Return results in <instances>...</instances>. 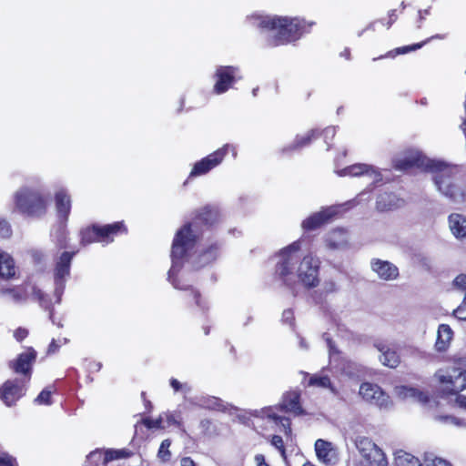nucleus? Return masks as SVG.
Here are the masks:
<instances>
[{
	"mask_svg": "<svg viewBox=\"0 0 466 466\" xmlns=\"http://www.w3.org/2000/svg\"><path fill=\"white\" fill-rule=\"evenodd\" d=\"M308 385L324 389H329L332 387L330 379L328 375L318 374H314L309 378Z\"/></svg>",
	"mask_w": 466,
	"mask_h": 466,
	"instance_id": "obj_33",
	"label": "nucleus"
},
{
	"mask_svg": "<svg viewBox=\"0 0 466 466\" xmlns=\"http://www.w3.org/2000/svg\"><path fill=\"white\" fill-rule=\"evenodd\" d=\"M33 296L38 301L40 306L42 308H44L46 310H49V311L53 310V303H52L50 298L48 297L47 294H46L40 289H34Z\"/></svg>",
	"mask_w": 466,
	"mask_h": 466,
	"instance_id": "obj_34",
	"label": "nucleus"
},
{
	"mask_svg": "<svg viewBox=\"0 0 466 466\" xmlns=\"http://www.w3.org/2000/svg\"><path fill=\"white\" fill-rule=\"evenodd\" d=\"M319 260L311 255H306L298 268V277L307 289L316 288L319 284Z\"/></svg>",
	"mask_w": 466,
	"mask_h": 466,
	"instance_id": "obj_12",
	"label": "nucleus"
},
{
	"mask_svg": "<svg viewBox=\"0 0 466 466\" xmlns=\"http://www.w3.org/2000/svg\"><path fill=\"white\" fill-rule=\"evenodd\" d=\"M455 396H456L455 403L457 404V406L460 407L461 409H463L464 410H466V395H461V394L458 393Z\"/></svg>",
	"mask_w": 466,
	"mask_h": 466,
	"instance_id": "obj_46",
	"label": "nucleus"
},
{
	"mask_svg": "<svg viewBox=\"0 0 466 466\" xmlns=\"http://www.w3.org/2000/svg\"><path fill=\"white\" fill-rule=\"evenodd\" d=\"M16 461L7 453L0 454V466H16Z\"/></svg>",
	"mask_w": 466,
	"mask_h": 466,
	"instance_id": "obj_41",
	"label": "nucleus"
},
{
	"mask_svg": "<svg viewBox=\"0 0 466 466\" xmlns=\"http://www.w3.org/2000/svg\"><path fill=\"white\" fill-rule=\"evenodd\" d=\"M15 275V265L14 258L6 252L0 249V277L10 279Z\"/></svg>",
	"mask_w": 466,
	"mask_h": 466,
	"instance_id": "obj_29",
	"label": "nucleus"
},
{
	"mask_svg": "<svg viewBox=\"0 0 466 466\" xmlns=\"http://www.w3.org/2000/svg\"><path fill=\"white\" fill-rule=\"evenodd\" d=\"M239 69L233 66H219L217 67L214 79L213 93L221 95L228 91L237 82Z\"/></svg>",
	"mask_w": 466,
	"mask_h": 466,
	"instance_id": "obj_13",
	"label": "nucleus"
},
{
	"mask_svg": "<svg viewBox=\"0 0 466 466\" xmlns=\"http://www.w3.org/2000/svg\"><path fill=\"white\" fill-rule=\"evenodd\" d=\"M449 227L453 236L458 239H466V217L452 213L448 217Z\"/></svg>",
	"mask_w": 466,
	"mask_h": 466,
	"instance_id": "obj_27",
	"label": "nucleus"
},
{
	"mask_svg": "<svg viewBox=\"0 0 466 466\" xmlns=\"http://www.w3.org/2000/svg\"><path fill=\"white\" fill-rule=\"evenodd\" d=\"M270 444L279 451L283 459H287L286 447L281 436L276 434L272 435L270 437Z\"/></svg>",
	"mask_w": 466,
	"mask_h": 466,
	"instance_id": "obj_36",
	"label": "nucleus"
},
{
	"mask_svg": "<svg viewBox=\"0 0 466 466\" xmlns=\"http://www.w3.org/2000/svg\"><path fill=\"white\" fill-rule=\"evenodd\" d=\"M344 171H345V173H347L350 176H354V177L363 176V175L371 176L373 173H376V176L380 177L379 179L380 180L381 179L380 174L379 172H376L372 168V167L366 165V164H355V165L348 167L347 168H345Z\"/></svg>",
	"mask_w": 466,
	"mask_h": 466,
	"instance_id": "obj_31",
	"label": "nucleus"
},
{
	"mask_svg": "<svg viewBox=\"0 0 466 466\" xmlns=\"http://www.w3.org/2000/svg\"><path fill=\"white\" fill-rule=\"evenodd\" d=\"M203 330H204L205 335H208L210 332V328L208 326H204Z\"/></svg>",
	"mask_w": 466,
	"mask_h": 466,
	"instance_id": "obj_57",
	"label": "nucleus"
},
{
	"mask_svg": "<svg viewBox=\"0 0 466 466\" xmlns=\"http://www.w3.org/2000/svg\"><path fill=\"white\" fill-rule=\"evenodd\" d=\"M167 421L168 422V424L175 425L177 428L181 429L183 431H185V430L183 429V423H182L181 418L177 419L176 417V415L169 414L167 416Z\"/></svg>",
	"mask_w": 466,
	"mask_h": 466,
	"instance_id": "obj_43",
	"label": "nucleus"
},
{
	"mask_svg": "<svg viewBox=\"0 0 466 466\" xmlns=\"http://www.w3.org/2000/svg\"><path fill=\"white\" fill-rule=\"evenodd\" d=\"M171 445V441L169 439H166L162 441L158 451L157 457L162 462L169 461L171 459V452L169 451V447Z\"/></svg>",
	"mask_w": 466,
	"mask_h": 466,
	"instance_id": "obj_35",
	"label": "nucleus"
},
{
	"mask_svg": "<svg viewBox=\"0 0 466 466\" xmlns=\"http://www.w3.org/2000/svg\"><path fill=\"white\" fill-rule=\"evenodd\" d=\"M374 346L380 352V361L383 366L395 369L400 365V356L396 349L383 342L375 343Z\"/></svg>",
	"mask_w": 466,
	"mask_h": 466,
	"instance_id": "obj_23",
	"label": "nucleus"
},
{
	"mask_svg": "<svg viewBox=\"0 0 466 466\" xmlns=\"http://www.w3.org/2000/svg\"><path fill=\"white\" fill-rule=\"evenodd\" d=\"M395 170L407 172L420 168L434 174L433 180L440 192L454 203L466 199V183L463 173L458 166L428 158L422 152L414 149L404 151L403 156L392 160Z\"/></svg>",
	"mask_w": 466,
	"mask_h": 466,
	"instance_id": "obj_1",
	"label": "nucleus"
},
{
	"mask_svg": "<svg viewBox=\"0 0 466 466\" xmlns=\"http://www.w3.org/2000/svg\"><path fill=\"white\" fill-rule=\"evenodd\" d=\"M436 37H439V36L436 35ZM432 38H435V36H431L430 38H427L426 40H424V41H422L420 43H417V44H413V45H409V46H404L397 47V48H395L393 50L389 51L385 56H380V58H381V57H392V58H394L395 56H397L399 55H404V54H407V53H409L410 51L418 50V49L421 48L425 44H427Z\"/></svg>",
	"mask_w": 466,
	"mask_h": 466,
	"instance_id": "obj_30",
	"label": "nucleus"
},
{
	"mask_svg": "<svg viewBox=\"0 0 466 466\" xmlns=\"http://www.w3.org/2000/svg\"><path fill=\"white\" fill-rule=\"evenodd\" d=\"M322 135V131L319 129H310L304 135H297L293 142L281 149L283 154H290L294 151L301 150L302 148L309 147L311 143L317 140Z\"/></svg>",
	"mask_w": 466,
	"mask_h": 466,
	"instance_id": "obj_20",
	"label": "nucleus"
},
{
	"mask_svg": "<svg viewBox=\"0 0 466 466\" xmlns=\"http://www.w3.org/2000/svg\"><path fill=\"white\" fill-rule=\"evenodd\" d=\"M389 20L387 22V27L390 28L398 18L396 9H391L388 13Z\"/></svg>",
	"mask_w": 466,
	"mask_h": 466,
	"instance_id": "obj_48",
	"label": "nucleus"
},
{
	"mask_svg": "<svg viewBox=\"0 0 466 466\" xmlns=\"http://www.w3.org/2000/svg\"><path fill=\"white\" fill-rule=\"evenodd\" d=\"M170 386L174 389L175 391H178L181 390V383L175 378H171L169 380Z\"/></svg>",
	"mask_w": 466,
	"mask_h": 466,
	"instance_id": "obj_52",
	"label": "nucleus"
},
{
	"mask_svg": "<svg viewBox=\"0 0 466 466\" xmlns=\"http://www.w3.org/2000/svg\"><path fill=\"white\" fill-rule=\"evenodd\" d=\"M282 318L291 323L293 320H294V312L292 309H285L282 313Z\"/></svg>",
	"mask_w": 466,
	"mask_h": 466,
	"instance_id": "obj_51",
	"label": "nucleus"
},
{
	"mask_svg": "<svg viewBox=\"0 0 466 466\" xmlns=\"http://www.w3.org/2000/svg\"><path fill=\"white\" fill-rule=\"evenodd\" d=\"M132 454L127 449L122 450H107L104 453L101 451H94L89 453L87 458L89 460L96 458L97 460H102V463L106 465L108 462L118 460V459H126L130 457Z\"/></svg>",
	"mask_w": 466,
	"mask_h": 466,
	"instance_id": "obj_25",
	"label": "nucleus"
},
{
	"mask_svg": "<svg viewBox=\"0 0 466 466\" xmlns=\"http://www.w3.org/2000/svg\"><path fill=\"white\" fill-rule=\"evenodd\" d=\"M169 280L175 289L186 292L185 298L187 302H193L196 307L203 311L208 309V302L198 289L184 283L177 277H173L171 270H169Z\"/></svg>",
	"mask_w": 466,
	"mask_h": 466,
	"instance_id": "obj_16",
	"label": "nucleus"
},
{
	"mask_svg": "<svg viewBox=\"0 0 466 466\" xmlns=\"http://www.w3.org/2000/svg\"><path fill=\"white\" fill-rule=\"evenodd\" d=\"M404 204L405 200L395 194L384 192L377 197L376 209L380 212H389L403 207Z\"/></svg>",
	"mask_w": 466,
	"mask_h": 466,
	"instance_id": "obj_24",
	"label": "nucleus"
},
{
	"mask_svg": "<svg viewBox=\"0 0 466 466\" xmlns=\"http://www.w3.org/2000/svg\"><path fill=\"white\" fill-rule=\"evenodd\" d=\"M266 418L273 420L283 428L284 434L289 437L292 433L291 420L280 413H289L293 416H302L306 412L301 405V394L299 390H289L282 395L281 400L275 406L263 410Z\"/></svg>",
	"mask_w": 466,
	"mask_h": 466,
	"instance_id": "obj_6",
	"label": "nucleus"
},
{
	"mask_svg": "<svg viewBox=\"0 0 466 466\" xmlns=\"http://www.w3.org/2000/svg\"><path fill=\"white\" fill-rule=\"evenodd\" d=\"M217 207L206 205L192 212L191 221L185 223L175 234L171 245L172 268H181L202 238L204 231L219 223Z\"/></svg>",
	"mask_w": 466,
	"mask_h": 466,
	"instance_id": "obj_2",
	"label": "nucleus"
},
{
	"mask_svg": "<svg viewBox=\"0 0 466 466\" xmlns=\"http://www.w3.org/2000/svg\"><path fill=\"white\" fill-rule=\"evenodd\" d=\"M37 357L36 351L32 348H27L24 352L17 355L16 359L9 362V368L18 375L23 376L25 382H29L33 373V364Z\"/></svg>",
	"mask_w": 466,
	"mask_h": 466,
	"instance_id": "obj_14",
	"label": "nucleus"
},
{
	"mask_svg": "<svg viewBox=\"0 0 466 466\" xmlns=\"http://www.w3.org/2000/svg\"><path fill=\"white\" fill-rule=\"evenodd\" d=\"M55 205L59 222L66 226L71 212V197L64 189L58 190L55 194Z\"/></svg>",
	"mask_w": 466,
	"mask_h": 466,
	"instance_id": "obj_21",
	"label": "nucleus"
},
{
	"mask_svg": "<svg viewBox=\"0 0 466 466\" xmlns=\"http://www.w3.org/2000/svg\"><path fill=\"white\" fill-rule=\"evenodd\" d=\"M126 234H127V228L124 221H116L103 226L92 224L80 230V244L82 246L96 242L108 244L113 242L116 237Z\"/></svg>",
	"mask_w": 466,
	"mask_h": 466,
	"instance_id": "obj_7",
	"label": "nucleus"
},
{
	"mask_svg": "<svg viewBox=\"0 0 466 466\" xmlns=\"http://www.w3.org/2000/svg\"><path fill=\"white\" fill-rule=\"evenodd\" d=\"M310 95H311V93H310L309 91H307V92L305 93V96H305V99H309V96H310Z\"/></svg>",
	"mask_w": 466,
	"mask_h": 466,
	"instance_id": "obj_60",
	"label": "nucleus"
},
{
	"mask_svg": "<svg viewBox=\"0 0 466 466\" xmlns=\"http://www.w3.org/2000/svg\"><path fill=\"white\" fill-rule=\"evenodd\" d=\"M448 361L434 374L441 397L454 396L466 389V357L454 356Z\"/></svg>",
	"mask_w": 466,
	"mask_h": 466,
	"instance_id": "obj_4",
	"label": "nucleus"
},
{
	"mask_svg": "<svg viewBox=\"0 0 466 466\" xmlns=\"http://www.w3.org/2000/svg\"><path fill=\"white\" fill-rule=\"evenodd\" d=\"M453 316L460 320H466V294L461 305L453 310Z\"/></svg>",
	"mask_w": 466,
	"mask_h": 466,
	"instance_id": "obj_40",
	"label": "nucleus"
},
{
	"mask_svg": "<svg viewBox=\"0 0 466 466\" xmlns=\"http://www.w3.org/2000/svg\"><path fill=\"white\" fill-rule=\"evenodd\" d=\"M222 243L214 240L205 245L198 252L195 258V266L197 268H202L215 263L220 257Z\"/></svg>",
	"mask_w": 466,
	"mask_h": 466,
	"instance_id": "obj_18",
	"label": "nucleus"
},
{
	"mask_svg": "<svg viewBox=\"0 0 466 466\" xmlns=\"http://www.w3.org/2000/svg\"><path fill=\"white\" fill-rule=\"evenodd\" d=\"M302 466H315L309 461H306Z\"/></svg>",
	"mask_w": 466,
	"mask_h": 466,
	"instance_id": "obj_61",
	"label": "nucleus"
},
{
	"mask_svg": "<svg viewBox=\"0 0 466 466\" xmlns=\"http://www.w3.org/2000/svg\"><path fill=\"white\" fill-rule=\"evenodd\" d=\"M453 285L461 290H466V274L458 275L453 280Z\"/></svg>",
	"mask_w": 466,
	"mask_h": 466,
	"instance_id": "obj_42",
	"label": "nucleus"
},
{
	"mask_svg": "<svg viewBox=\"0 0 466 466\" xmlns=\"http://www.w3.org/2000/svg\"><path fill=\"white\" fill-rule=\"evenodd\" d=\"M91 365H92V369L96 371H98L102 367V364L99 362H93V363H91Z\"/></svg>",
	"mask_w": 466,
	"mask_h": 466,
	"instance_id": "obj_54",
	"label": "nucleus"
},
{
	"mask_svg": "<svg viewBox=\"0 0 466 466\" xmlns=\"http://www.w3.org/2000/svg\"><path fill=\"white\" fill-rule=\"evenodd\" d=\"M146 408L147 410H150L152 409V404L149 400L146 401Z\"/></svg>",
	"mask_w": 466,
	"mask_h": 466,
	"instance_id": "obj_58",
	"label": "nucleus"
},
{
	"mask_svg": "<svg viewBox=\"0 0 466 466\" xmlns=\"http://www.w3.org/2000/svg\"><path fill=\"white\" fill-rule=\"evenodd\" d=\"M299 249V241H294L280 249L278 254L279 260L276 264L274 275L288 287H292L290 278L293 275V268L299 258L297 253Z\"/></svg>",
	"mask_w": 466,
	"mask_h": 466,
	"instance_id": "obj_8",
	"label": "nucleus"
},
{
	"mask_svg": "<svg viewBox=\"0 0 466 466\" xmlns=\"http://www.w3.org/2000/svg\"><path fill=\"white\" fill-rule=\"evenodd\" d=\"M25 383L23 380H8L0 387V399L8 407L16 403L25 394Z\"/></svg>",
	"mask_w": 466,
	"mask_h": 466,
	"instance_id": "obj_17",
	"label": "nucleus"
},
{
	"mask_svg": "<svg viewBox=\"0 0 466 466\" xmlns=\"http://www.w3.org/2000/svg\"><path fill=\"white\" fill-rule=\"evenodd\" d=\"M314 25V22H308L300 17L267 15L259 17L258 27L273 32L269 46H279L298 41L305 34L309 33Z\"/></svg>",
	"mask_w": 466,
	"mask_h": 466,
	"instance_id": "obj_3",
	"label": "nucleus"
},
{
	"mask_svg": "<svg viewBox=\"0 0 466 466\" xmlns=\"http://www.w3.org/2000/svg\"><path fill=\"white\" fill-rule=\"evenodd\" d=\"M52 393L53 390H51L50 388H46L38 394L35 401L40 405H51Z\"/></svg>",
	"mask_w": 466,
	"mask_h": 466,
	"instance_id": "obj_37",
	"label": "nucleus"
},
{
	"mask_svg": "<svg viewBox=\"0 0 466 466\" xmlns=\"http://www.w3.org/2000/svg\"><path fill=\"white\" fill-rule=\"evenodd\" d=\"M181 466H197L195 461L190 457H184L180 461Z\"/></svg>",
	"mask_w": 466,
	"mask_h": 466,
	"instance_id": "obj_53",
	"label": "nucleus"
},
{
	"mask_svg": "<svg viewBox=\"0 0 466 466\" xmlns=\"http://www.w3.org/2000/svg\"><path fill=\"white\" fill-rule=\"evenodd\" d=\"M56 246L59 248H66L67 247V232L66 226L64 225H62L61 228L57 232Z\"/></svg>",
	"mask_w": 466,
	"mask_h": 466,
	"instance_id": "obj_38",
	"label": "nucleus"
},
{
	"mask_svg": "<svg viewBox=\"0 0 466 466\" xmlns=\"http://www.w3.org/2000/svg\"><path fill=\"white\" fill-rule=\"evenodd\" d=\"M336 215L337 213L332 208H322L305 218L301 223V227L305 231L319 229L329 224Z\"/></svg>",
	"mask_w": 466,
	"mask_h": 466,
	"instance_id": "obj_19",
	"label": "nucleus"
},
{
	"mask_svg": "<svg viewBox=\"0 0 466 466\" xmlns=\"http://www.w3.org/2000/svg\"><path fill=\"white\" fill-rule=\"evenodd\" d=\"M359 393L364 400L380 409H386L391 405L390 395L375 383L362 382Z\"/></svg>",
	"mask_w": 466,
	"mask_h": 466,
	"instance_id": "obj_15",
	"label": "nucleus"
},
{
	"mask_svg": "<svg viewBox=\"0 0 466 466\" xmlns=\"http://www.w3.org/2000/svg\"><path fill=\"white\" fill-rule=\"evenodd\" d=\"M76 252L64 251L55 263L54 268V294L56 303H60L62 295L66 289V279L70 275L71 262Z\"/></svg>",
	"mask_w": 466,
	"mask_h": 466,
	"instance_id": "obj_11",
	"label": "nucleus"
},
{
	"mask_svg": "<svg viewBox=\"0 0 466 466\" xmlns=\"http://www.w3.org/2000/svg\"><path fill=\"white\" fill-rule=\"evenodd\" d=\"M431 466H452V464L447 460L436 457L432 460Z\"/></svg>",
	"mask_w": 466,
	"mask_h": 466,
	"instance_id": "obj_49",
	"label": "nucleus"
},
{
	"mask_svg": "<svg viewBox=\"0 0 466 466\" xmlns=\"http://www.w3.org/2000/svg\"><path fill=\"white\" fill-rule=\"evenodd\" d=\"M28 336V330L25 328H18L15 330L14 337L19 342L23 341Z\"/></svg>",
	"mask_w": 466,
	"mask_h": 466,
	"instance_id": "obj_44",
	"label": "nucleus"
},
{
	"mask_svg": "<svg viewBox=\"0 0 466 466\" xmlns=\"http://www.w3.org/2000/svg\"><path fill=\"white\" fill-rule=\"evenodd\" d=\"M141 422L147 429H163V420L161 417L155 420L151 418H144Z\"/></svg>",
	"mask_w": 466,
	"mask_h": 466,
	"instance_id": "obj_39",
	"label": "nucleus"
},
{
	"mask_svg": "<svg viewBox=\"0 0 466 466\" xmlns=\"http://www.w3.org/2000/svg\"><path fill=\"white\" fill-rule=\"evenodd\" d=\"M231 154L233 158L237 157V147L233 144H225L207 157L197 161L189 173L188 178L200 177L219 166L227 155Z\"/></svg>",
	"mask_w": 466,
	"mask_h": 466,
	"instance_id": "obj_9",
	"label": "nucleus"
},
{
	"mask_svg": "<svg viewBox=\"0 0 466 466\" xmlns=\"http://www.w3.org/2000/svg\"><path fill=\"white\" fill-rule=\"evenodd\" d=\"M341 55L344 56L347 59H350V49H345Z\"/></svg>",
	"mask_w": 466,
	"mask_h": 466,
	"instance_id": "obj_55",
	"label": "nucleus"
},
{
	"mask_svg": "<svg viewBox=\"0 0 466 466\" xmlns=\"http://www.w3.org/2000/svg\"><path fill=\"white\" fill-rule=\"evenodd\" d=\"M329 247H330V248H339V245H337V244H335V243H331V242H329Z\"/></svg>",
	"mask_w": 466,
	"mask_h": 466,
	"instance_id": "obj_59",
	"label": "nucleus"
},
{
	"mask_svg": "<svg viewBox=\"0 0 466 466\" xmlns=\"http://www.w3.org/2000/svg\"><path fill=\"white\" fill-rule=\"evenodd\" d=\"M395 463L397 466H422L418 458L407 452L398 454Z\"/></svg>",
	"mask_w": 466,
	"mask_h": 466,
	"instance_id": "obj_32",
	"label": "nucleus"
},
{
	"mask_svg": "<svg viewBox=\"0 0 466 466\" xmlns=\"http://www.w3.org/2000/svg\"><path fill=\"white\" fill-rule=\"evenodd\" d=\"M210 420H201L200 424L202 427H208V425H210Z\"/></svg>",
	"mask_w": 466,
	"mask_h": 466,
	"instance_id": "obj_56",
	"label": "nucleus"
},
{
	"mask_svg": "<svg viewBox=\"0 0 466 466\" xmlns=\"http://www.w3.org/2000/svg\"><path fill=\"white\" fill-rule=\"evenodd\" d=\"M60 349V345L57 343V341L53 339L51 342L48 345L46 354L51 355L56 353Z\"/></svg>",
	"mask_w": 466,
	"mask_h": 466,
	"instance_id": "obj_45",
	"label": "nucleus"
},
{
	"mask_svg": "<svg viewBox=\"0 0 466 466\" xmlns=\"http://www.w3.org/2000/svg\"><path fill=\"white\" fill-rule=\"evenodd\" d=\"M254 461H255L257 466H270L266 461L265 456L263 454L255 455Z\"/></svg>",
	"mask_w": 466,
	"mask_h": 466,
	"instance_id": "obj_50",
	"label": "nucleus"
},
{
	"mask_svg": "<svg viewBox=\"0 0 466 466\" xmlns=\"http://www.w3.org/2000/svg\"><path fill=\"white\" fill-rule=\"evenodd\" d=\"M355 445L367 466H388L386 454L370 438L358 437Z\"/></svg>",
	"mask_w": 466,
	"mask_h": 466,
	"instance_id": "obj_10",
	"label": "nucleus"
},
{
	"mask_svg": "<svg viewBox=\"0 0 466 466\" xmlns=\"http://www.w3.org/2000/svg\"><path fill=\"white\" fill-rule=\"evenodd\" d=\"M49 200L48 195L44 191L30 187H23L16 190L13 196V212L26 218H39L46 214Z\"/></svg>",
	"mask_w": 466,
	"mask_h": 466,
	"instance_id": "obj_5",
	"label": "nucleus"
},
{
	"mask_svg": "<svg viewBox=\"0 0 466 466\" xmlns=\"http://www.w3.org/2000/svg\"><path fill=\"white\" fill-rule=\"evenodd\" d=\"M370 266L371 269L383 280H394L399 277V268L390 261L373 258Z\"/></svg>",
	"mask_w": 466,
	"mask_h": 466,
	"instance_id": "obj_22",
	"label": "nucleus"
},
{
	"mask_svg": "<svg viewBox=\"0 0 466 466\" xmlns=\"http://www.w3.org/2000/svg\"><path fill=\"white\" fill-rule=\"evenodd\" d=\"M0 233H2L3 236H9L11 234L10 225L5 220L0 221Z\"/></svg>",
	"mask_w": 466,
	"mask_h": 466,
	"instance_id": "obj_47",
	"label": "nucleus"
},
{
	"mask_svg": "<svg viewBox=\"0 0 466 466\" xmlns=\"http://www.w3.org/2000/svg\"><path fill=\"white\" fill-rule=\"evenodd\" d=\"M315 451L317 457L327 464H331L336 461V451L332 443L322 439L315 442Z\"/></svg>",
	"mask_w": 466,
	"mask_h": 466,
	"instance_id": "obj_26",
	"label": "nucleus"
},
{
	"mask_svg": "<svg viewBox=\"0 0 466 466\" xmlns=\"http://www.w3.org/2000/svg\"><path fill=\"white\" fill-rule=\"evenodd\" d=\"M453 339V331L447 324H441L438 328L435 350L438 352H445Z\"/></svg>",
	"mask_w": 466,
	"mask_h": 466,
	"instance_id": "obj_28",
	"label": "nucleus"
}]
</instances>
